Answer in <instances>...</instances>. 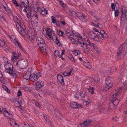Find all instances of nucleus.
<instances>
[{
    "label": "nucleus",
    "mask_w": 127,
    "mask_h": 127,
    "mask_svg": "<svg viewBox=\"0 0 127 127\" xmlns=\"http://www.w3.org/2000/svg\"><path fill=\"white\" fill-rule=\"evenodd\" d=\"M10 66V67L6 68L5 70L6 72L9 73L13 77H16L17 76V71L13 68L12 65L11 64L8 63L7 64L6 66Z\"/></svg>",
    "instance_id": "20e7f679"
},
{
    "label": "nucleus",
    "mask_w": 127,
    "mask_h": 127,
    "mask_svg": "<svg viewBox=\"0 0 127 127\" xmlns=\"http://www.w3.org/2000/svg\"><path fill=\"white\" fill-rule=\"evenodd\" d=\"M13 55L14 56L13 57H12L11 60L13 62L16 59H17L18 56H17V55L16 54L15 52H13Z\"/></svg>",
    "instance_id": "cd10ccee"
},
{
    "label": "nucleus",
    "mask_w": 127,
    "mask_h": 127,
    "mask_svg": "<svg viewBox=\"0 0 127 127\" xmlns=\"http://www.w3.org/2000/svg\"><path fill=\"white\" fill-rule=\"evenodd\" d=\"M61 23L64 25H65V22L64 21H61Z\"/></svg>",
    "instance_id": "774afa93"
},
{
    "label": "nucleus",
    "mask_w": 127,
    "mask_h": 127,
    "mask_svg": "<svg viewBox=\"0 0 127 127\" xmlns=\"http://www.w3.org/2000/svg\"><path fill=\"white\" fill-rule=\"evenodd\" d=\"M55 56L56 57L58 56L59 58H61L62 57L61 55H60V53L58 50H56L55 51L54 53Z\"/></svg>",
    "instance_id": "c85d7f7f"
},
{
    "label": "nucleus",
    "mask_w": 127,
    "mask_h": 127,
    "mask_svg": "<svg viewBox=\"0 0 127 127\" xmlns=\"http://www.w3.org/2000/svg\"><path fill=\"white\" fill-rule=\"evenodd\" d=\"M73 70H71L69 72H65L64 73V75L65 76H68L71 74H73V73H72Z\"/></svg>",
    "instance_id": "7c9ffc66"
},
{
    "label": "nucleus",
    "mask_w": 127,
    "mask_h": 127,
    "mask_svg": "<svg viewBox=\"0 0 127 127\" xmlns=\"http://www.w3.org/2000/svg\"><path fill=\"white\" fill-rule=\"evenodd\" d=\"M41 76L40 73L39 72H38L36 74L33 73L31 75L30 80L34 82L36 81Z\"/></svg>",
    "instance_id": "9b49d317"
},
{
    "label": "nucleus",
    "mask_w": 127,
    "mask_h": 127,
    "mask_svg": "<svg viewBox=\"0 0 127 127\" xmlns=\"http://www.w3.org/2000/svg\"><path fill=\"white\" fill-rule=\"evenodd\" d=\"M57 78L58 81L61 85H64V82L63 77L61 75L58 74L57 75Z\"/></svg>",
    "instance_id": "f3484780"
},
{
    "label": "nucleus",
    "mask_w": 127,
    "mask_h": 127,
    "mask_svg": "<svg viewBox=\"0 0 127 127\" xmlns=\"http://www.w3.org/2000/svg\"><path fill=\"white\" fill-rule=\"evenodd\" d=\"M20 1L23 3H26L27 2L28 0H20Z\"/></svg>",
    "instance_id": "864d4df0"
},
{
    "label": "nucleus",
    "mask_w": 127,
    "mask_h": 127,
    "mask_svg": "<svg viewBox=\"0 0 127 127\" xmlns=\"http://www.w3.org/2000/svg\"><path fill=\"white\" fill-rule=\"evenodd\" d=\"M45 9H44V10H42L41 12V14L42 15H44V14L45 13Z\"/></svg>",
    "instance_id": "6e6d98bb"
},
{
    "label": "nucleus",
    "mask_w": 127,
    "mask_h": 127,
    "mask_svg": "<svg viewBox=\"0 0 127 127\" xmlns=\"http://www.w3.org/2000/svg\"><path fill=\"white\" fill-rule=\"evenodd\" d=\"M55 42L57 44V45L59 46H61V44L60 43L59 40V39H58L57 37H56V39H55Z\"/></svg>",
    "instance_id": "f704fd0d"
},
{
    "label": "nucleus",
    "mask_w": 127,
    "mask_h": 127,
    "mask_svg": "<svg viewBox=\"0 0 127 127\" xmlns=\"http://www.w3.org/2000/svg\"><path fill=\"white\" fill-rule=\"evenodd\" d=\"M90 50V49L88 48V46L85 48L84 50H83L84 52L86 53H88Z\"/></svg>",
    "instance_id": "8fccbe9b"
},
{
    "label": "nucleus",
    "mask_w": 127,
    "mask_h": 127,
    "mask_svg": "<svg viewBox=\"0 0 127 127\" xmlns=\"http://www.w3.org/2000/svg\"><path fill=\"white\" fill-rule=\"evenodd\" d=\"M30 31H28L27 32V34L26 36H27V37H28L29 38V39L30 40H32L33 39L34 37V35H32V34H31V33H30Z\"/></svg>",
    "instance_id": "4be33fe9"
},
{
    "label": "nucleus",
    "mask_w": 127,
    "mask_h": 127,
    "mask_svg": "<svg viewBox=\"0 0 127 127\" xmlns=\"http://www.w3.org/2000/svg\"><path fill=\"white\" fill-rule=\"evenodd\" d=\"M14 43L16 46L19 47L21 48V46L20 45V43L19 42H18V41Z\"/></svg>",
    "instance_id": "a19ab883"
},
{
    "label": "nucleus",
    "mask_w": 127,
    "mask_h": 127,
    "mask_svg": "<svg viewBox=\"0 0 127 127\" xmlns=\"http://www.w3.org/2000/svg\"><path fill=\"white\" fill-rule=\"evenodd\" d=\"M94 80L95 82H98L99 81L100 79L98 77L96 76L94 78Z\"/></svg>",
    "instance_id": "c03bdc74"
},
{
    "label": "nucleus",
    "mask_w": 127,
    "mask_h": 127,
    "mask_svg": "<svg viewBox=\"0 0 127 127\" xmlns=\"http://www.w3.org/2000/svg\"><path fill=\"white\" fill-rule=\"evenodd\" d=\"M24 5L26 8L28 7L29 6V2L28 1L26 3H24Z\"/></svg>",
    "instance_id": "de8ad7c7"
},
{
    "label": "nucleus",
    "mask_w": 127,
    "mask_h": 127,
    "mask_svg": "<svg viewBox=\"0 0 127 127\" xmlns=\"http://www.w3.org/2000/svg\"><path fill=\"white\" fill-rule=\"evenodd\" d=\"M92 122V120H87L85 121L81 125L82 127H87L90 125Z\"/></svg>",
    "instance_id": "ddd939ff"
},
{
    "label": "nucleus",
    "mask_w": 127,
    "mask_h": 127,
    "mask_svg": "<svg viewBox=\"0 0 127 127\" xmlns=\"http://www.w3.org/2000/svg\"><path fill=\"white\" fill-rule=\"evenodd\" d=\"M64 52H65V51L64 50H63L62 51V53L61 55L62 56L64 54Z\"/></svg>",
    "instance_id": "0e129e2a"
},
{
    "label": "nucleus",
    "mask_w": 127,
    "mask_h": 127,
    "mask_svg": "<svg viewBox=\"0 0 127 127\" xmlns=\"http://www.w3.org/2000/svg\"><path fill=\"white\" fill-rule=\"evenodd\" d=\"M36 105L39 108H40V105L39 103L37 102H35Z\"/></svg>",
    "instance_id": "5fc2aeb1"
},
{
    "label": "nucleus",
    "mask_w": 127,
    "mask_h": 127,
    "mask_svg": "<svg viewBox=\"0 0 127 127\" xmlns=\"http://www.w3.org/2000/svg\"><path fill=\"white\" fill-rule=\"evenodd\" d=\"M13 102L15 106L18 107H19V105H20V106H21L20 103L19 102L17 99H14Z\"/></svg>",
    "instance_id": "5701e85b"
},
{
    "label": "nucleus",
    "mask_w": 127,
    "mask_h": 127,
    "mask_svg": "<svg viewBox=\"0 0 127 127\" xmlns=\"http://www.w3.org/2000/svg\"><path fill=\"white\" fill-rule=\"evenodd\" d=\"M15 38V37L13 36H10V38L12 41V39H13Z\"/></svg>",
    "instance_id": "e2e57ef3"
},
{
    "label": "nucleus",
    "mask_w": 127,
    "mask_h": 127,
    "mask_svg": "<svg viewBox=\"0 0 127 127\" xmlns=\"http://www.w3.org/2000/svg\"><path fill=\"white\" fill-rule=\"evenodd\" d=\"M69 32L70 31L68 30H67L66 31L65 34L67 35H68V34Z\"/></svg>",
    "instance_id": "13d9d810"
},
{
    "label": "nucleus",
    "mask_w": 127,
    "mask_h": 127,
    "mask_svg": "<svg viewBox=\"0 0 127 127\" xmlns=\"http://www.w3.org/2000/svg\"><path fill=\"white\" fill-rule=\"evenodd\" d=\"M52 20V23H55L56 22V21L55 18L53 16L51 17Z\"/></svg>",
    "instance_id": "49530a36"
},
{
    "label": "nucleus",
    "mask_w": 127,
    "mask_h": 127,
    "mask_svg": "<svg viewBox=\"0 0 127 127\" xmlns=\"http://www.w3.org/2000/svg\"><path fill=\"white\" fill-rule=\"evenodd\" d=\"M57 32L58 34L60 35H62L64 33V32L62 31H61L60 30H58L57 31Z\"/></svg>",
    "instance_id": "4c0bfd02"
},
{
    "label": "nucleus",
    "mask_w": 127,
    "mask_h": 127,
    "mask_svg": "<svg viewBox=\"0 0 127 127\" xmlns=\"http://www.w3.org/2000/svg\"><path fill=\"white\" fill-rule=\"evenodd\" d=\"M119 11L118 10H116L115 12V17H117L118 15Z\"/></svg>",
    "instance_id": "37998d69"
},
{
    "label": "nucleus",
    "mask_w": 127,
    "mask_h": 127,
    "mask_svg": "<svg viewBox=\"0 0 127 127\" xmlns=\"http://www.w3.org/2000/svg\"><path fill=\"white\" fill-rule=\"evenodd\" d=\"M88 91L89 92H90L92 94H93L94 93V91L90 89H89Z\"/></svg>",
    "instance_id": "bf43d9fd"
},
{
    "label": "nucleus",
    "mask_w": 127,
    "mask_h": 127,
    "mask_svg": "<svg viewBox=\"0 0 127 127\" xmlns=\"http://www.w3.org/2000/svg\"><path fill=\"white\" fill-rule=\"evenodd\" d=\"M31 76V73L29 72H28L25 74L24 76V78L27 80L29 79H30Z\"/></svg>",
    "instance_id": "412c9836"
},
{
    "label": "nucleus",
    "mask_w": 127,
    "mask_h": 127,
    "mask_svg": "<svg viewBox=\"0 0 127 127\" xmlns=\"http://www.w3.org/2000/svg\"><path fill=\"white\" fill-rule=\"evenodd\" d=\"M80 46H81L83 50H84L85 48L88 46L86 44L84 43L81 44V45H80Z\"/></svg>",
    "instance_id": "c756f323"
},
{
    "label": "nucleus",
    "mask_w": 127,
    "mask_h": 127,
    "mask_svg": "<svg viewBox=\"0 0 127 127\" xmlns=\"http://www.w3.org/2000/svg\"><path fill=\"white\" fill-rule=\"evenodd\" d=\"M106 85L104 90V91H105L111 88L113 86L112 81L109 77H108L106 79Z\"/></svg>",
    "instance_id": "6e6552de"
},
{
    "label": "nucleus",
    "mask_w": 127,
    "mask_h": 127,
    "mask_svg": "<svg viewBox=\"0 0 127 127\" xmlns=\"http://www.w3.org/2000/svg\"><path fill=\"white\" fill-rule=\"evenodd\" d=\"M35 17L36 18L35 19V20H36L37 21H38V15L37 14H36L35 16H33V17Z\"/></svg>",
    "instance_id": "052dcab7"
},
{
    "label": "nucleus",
    "mask_w": 127,
    "mask_h": 127,
    "mask_svg": "<svg viewBox=\"0 0 127 127\" xmlns=\"http://www.w3.org/2000/svg\"><path fill=\"white\" fill-rule=\"evenodd\" d=\"M71 107L73 108H77L80 107L81 106L80 104L78 105L77 103L73 102L70 104Z\"/></svg>",
    "instance_id": "a211bd4d"
},
{
    "label": "nucleus",
    "mask_w": 127,
    "mask_h": 127,
    "mask_svg": "<svg viewBox=\"0 0 127 127\" xmlns=\"http://www.w3.org/2000/svg\"><path fill=\"white\" fill-rule=\"evenodd\" d=\"M5 45V43L4 41L0 39V46L3 47Z\"/></svg>",
    "instance_id": "e433bc0d"
},
{
    "label": "nucleus",
    "mask_w": 127,
    "mask_h": 127,
    "mask_svg": "<svg viewBox=\"0 0 127 127\" xmlns=\"http://www.w3.org/2000/svg\"><path fill=\"white\" fill-rule=\"evenodd\" d=\"M84 62L85 63H84V65L85 66L89 69H91V65L89 62Z\"/></svg>",
    "instance_id": "b1692460"
},
{
    "label": "nucleus",
    "mask_w": 127,
    "mask_h": 127,
    "mask_svg": "<svg viewBox=\"0 0 127 127\" xmlns=\"http://www.w3.org/2000/svg\"><path fill=\"white\" fill-rule=\"evenodd\" d=\"M85 41H86V44L89 45L91 47H93L97 53H99L100 52L97 46L94 43L91 42L88 38H87Z\"/></svg>",
    "instance_id": "1a4fd4ad"
},
{
    "label": "nucleus",
    "mask_w": 127,
    "mask_h": 127,
    "mask_svg": "<svg viewBox=\"0 0 127 127\" xmlns=\"http://www.w3.org/2000/svg\"><path fill=\"white\" fill-rule=\"evenodd\" d=\"M72 43L74 44H76L77 45V42L75 41L74 39H73L71 41Z\"/></svg>",
    "instance_id": "3c124183"
},
{
    "label": "nucleus",
    "mask_w": 127,
    "mask_h": 127,
    "mask_svg": "<svg viewBox=\"0 0 127 127\" xmlns=\"http://www.w3.org/2000/svg\"><path fill=\"white\" fill-rule=\"evenodd\" d=\"M3 4H1V5L2 6V7L6 11H7L8 13H9L10 12V11L7 7V6L6 5V3L5 1H3Z\"/></svg>",
    "instance_id": "6ab92c4d"
},
{
    "label": "nucleus",
    "mask_w": 127,
    "mask_h": 127,
    "mask_svg": "<svg viewBox=\"0 0 127 127\" xmlns=\"http://www.w3.org/2000/svg\"><path fill=\"white\" fill-rule=\"evenodd\" d=\"M91 24L92 25L95 26L99 27V26H100V25L97 22L95 21L94 22H92Z\"/></svg>",
    "instance_id": "72a5a7b5"
},
{
    "label": "nucleus",
    "mask_w": 127,
    "mask_h": 127,
    "mask_svg": "<svg viewBox=\"0 0 127 127\" xmlns=\"http://www.w3.org/2000/svg\"><path fill=\"white\" fill-rule=\"evenodd\" d=\"M121 15V20L122 21H124L127 20V10H125L124 6L122 7Z\"/></svg>",
    "instance_id": "0eeeda50"
},
{
    "label": "nucleus",
    "mask_w": 127,
    "mask_h": 127,
    "mask_svg": "<svg viewBox=\"0 0 127 127\" xmlns=\"http://www.w3.org/2000/svg\"><path fill=\"white\" fill-rule=\"evenodd\" d=\"M12 2L14 3L15 4L16 3H17V2L16 0H12Z\"/></svg>",
    "instance_id": "338daca9"
},
{
    "label": "nucleus",
    "mask_w": 127,
    "mask_h": 127,
    "mask_svg": "<svg viewBox=\"0 0 127 127\" xmlns=\"http://www.w3.org/2000/svg\"><path fill=\"white\" fill-rule=\"evenodd\" d=\"M4 114L5 116L10 117H11L12 116V114L9 113L7 111L4 112Z\"/></svg>",
    "instance_id": "2f4dec72"
},
{
    "label": "nucleus",
    "mask_w": 127,
    "mask_h": 127,
    "mask_svg": "<svg viewBox=\"0 0 127 127\" xmlns=\"http://www.w3.org/2000/svg\"><path fill=\"white\" fill-rule=\"evenodd\" d=\"M22 94L21 92L19 91L18 92V93L17 95L18 96H20Z\"/></svg>",
    "instance_id": "4d7b16f0"
},
{
    "label": "nucleus",
    "mask_w": 127,
    "mask_h": 127,
    "mask_svg": "<svg viewBox=\"0 0 127 127\" xmlns=\"http://www.w3.org/2000/svg\"><path fill=\"white\" fill-rule=\"evenodd\" d=\"M86 93L85 91H83L80 94V95L81 97V98L83 100V99L86 96Z\"/></svg>",
    "instance_id": "a878e982"
},
{
    "label": "nucleus",
    "mask_w": 127,
    "mask_h": 127,
    "mask_svg": "<svg viewBox=\"0 0 127 127\" xmlns=\"http://www.w3.org/2000/svg\"><path fill=\"white\" fill-rule=\"evenodd\" d=\"M73 53L75 56H77L80 54V52L76 50L74 51Z\"/></svg>",
    "instance_id": "79ce46f5"
},
{
    "label": "nucleus",
    "mask_w": 127,
    "mask_h": 127,
    "mask_svg": "<svg viewBox=\"0 0 127 127\" xmlns=\"http://www.w3.org/2000/svg\"><path fill=\"white\" fill-rule=\"evenodd\" d=\"M116 6V4H114V3H112L111 7L112 11H114L115 10Z\"/></svg>",
    "instance_id": "c9c22d12"
},
{
    "label": "nucleus",
    "mask_w": 127,
    "mask_h": 127,
    "mask_svg": "<svg viewBox=\"0 0 127 127\" xmlns=\"http://www.w3.org/2000/svg\"><path fill=\"white\" fill-rule=\"evenodd\" d=\"M127 44L124 43L120 46L117 52V57L118 58L120 59L123 58L126 54L125 52H124V49L125 47H127Z\"/></svg>",
    "instance_id": "7ed1b4c3"
},
{
    "label": "nucleus",
    "mask_w": 127,
    "mask_h": 127,
    "mask_svg": "<svg viewBox=\"0 0 127 127\" xmlns=\"http://www.w3.org/2000/svg\"><path fill=\"white\" fill-rule=\"evenodd\" d=\"M89 37L97 41H99V38L92 31H91L89 33Z\"/></svg>",
    "instance_id": "f8f14e48"
},
{
    "label": "nucleus",
    "mask_w": 127,
    "mask_h": 127,
    "mask_svg": "<svg viewBox=\"0 0 127 127\" xmlns=\"http://www.w3.org/2000/svg\"><path fill=\"white\" fill-rule=\"evenodd\" d=\"M97 34L98 37H99L102 39H104L107 37V34L103 30H101L98 31Z\"/></svg>",
    "instance_id": "9d476101"
},
{
    "label": "nucleus",
    "mask_w": 127,
    "mask_h": 127,
    "mask_svg": "<svg viewBox=\"0 0 127 127\" xmlns=\"http://www.w3.org/2000/svg\"><path fill=\"white\" fill-rule=\"evenodd\" d=\"M81 37H80V39H78V43H79L80 45L84 43L83 41L81 40Z\"/></svg>",
    "instance_id": "ea45409f"
},
{
    "label": "nucleus",
    "mask_w": 127,
    "mask_h": 127,
    "mask_svg": "<svg viewBox=\"0 0 127 127\" xmlns=\"http://www.w3.org/2000/svg\"><path fill=\"white\" fill-rule=\"evenodd\" d=\"M23 124L25 125L23 127H30V125L27 123H24Z\"/></svg>",
    "instance_id": "603ef678"
},
{
    "label": "nucleus",
    "mask_w": 127,
    "mask_h": 127,
    "mask_svg": "<svg viewBox=\"0 0 127 127\" xmlns=\"http://www.w3.org/2000/svg\"><path fill=\"white\" fill-rule=\"evenodd\" d=\"M115 106H116L114 105L113 103L111 102L109 104V108L110 109L113 110L115 109Z\"/></svg>",
    "instance_id": "bb28decb"
},
{
    "label": "nucleus",
    "mask_w": 127,
    "mask_h": 127,
    "mask_svg": "<svg viewBox=\"0 0 127 127\" xmlns=\"http://www.w3.org/2000/svg\"><path fill=\"white\" fill-rule=\"evenodd\" d=\"M13 19L14 21L16 23V25L19 24L20 25H21V22H23L22 21L21 18L19 17L15 16H13Z\"/></svg>",
    "instance_id": "2eb2a0df"
},
{
    "label": "nucleus",
    "mask_w": 127,
    "mask_h": 127,
    "mask_svg": "<svg viewBox=\"0 0 127 127\" xmlns=\"http://www.w3.org/2000/svg\"><path fill=\"white\" fill-rule=\"evenodd\" d=\"M93 30L95 32H98L99 31L97 29L95 28H93Z\"/></svg>",
    "instance_id": "69168bd1"
},
{
    "label": "nucleus",
    "mask_w": 127,
    "mask_h": 127,
    "mask_svg": "<svg viewBox=\"0 0 127 127\" xmlns=\"http://www.w3.org/2000/svg\"><path fill=\"white\" fill-rule=\"evenodd\" d=\"M9 121L10 123V124L12 126H14V124L15 123V121L13 119H10L9 120Z\"/></svg>",
    "instance_id": "473e14b6"
},
{
    "label": "nucleus",
    "mask_w": 127,
    "mask_h": 127,
    "mask_svg": "<svg viewBox=\"0 0 127 127\" xmlns=\"http://www.w3.org/2000/svg\"><path fill=\"white\" fill-rule=\"evenodd\" d=\"M28 62L26 60L22 59L18 61L16 65L21 69H24L28 66Z\"/></svg>",
    "instance_id": "423d86ee"
},
{
    "label": "nucleus",
    "mask_w": 127,
    "mask_h": 127,
    "mask_svg": "<svg viewBox=\"0 0 127 127\" xmlns=\"http://www.w3.org/2000/svg\"><path fill=\"white\" fill-rule=\"evenodd\" d=\"M32 12L31 10L29 8H28L27 9V16L28 18L30 19L31 18L32 19V17L31 18V14Z\"/></svg>",
    "instance_id": "aec40b11"
},
{
    "label": "nucleus",
    "mask_w": 127,
    "mask_h": 127,
    "mask_svg": "<svg viewBox=\"0 0 127 127\" xmlns=\"http://www.w3.org/2000/svg\"><path fill=\"white\" fill-rule=\"evenodd\" d=\"M36 42L38 46L43 52L46 51V44L44 40L41 37L38 36L36 38Z\"/></svg>",
    "instance_id": "f03ea898"
},
{
    "label": "nucleus",
    "mask_w": 127,
    "mask_h": 127,
    "mask_svg": "<svg viewBox=\"0 0 127 127\" xmlns=\"http://www.w3.org/2000/svg\"><path fill=\"white\" fill-rule=\"evenodd\" d=\"M122 90V88L120 87L118 88L116 90L113 92L114 94H112V96L110 98L111 102L116 106L119 102V100L117 99L120 94V93Z\"/></svg>",
    "instance_id": "f257e3e1"
},
{
    "label": "nucleus",
    "mask_w": 127,
    "mask_h": 127,
    "mask_svg": "<svg viewBox=\"0 0 127 127\" xmlns=\"http://www.w3.org/2000/svg\"><path fill=\"white\" fill-rule=\"evenodd\" d=\"M75 15L77 17L82 20H84L85 18V16L82 12H77L76 13Z\"/></svg>",
    "instance_id": "4468645a"
},
{
    "label": "nucleus",
    "mask_w": 127,
    "mask_h": 127,
    "mask_svg": "<svg viewBox=\"0 0 127 127\" xmlns=\"http://www.w3.org/2000/svg\"><path fill=\"white\" fill-rule=\"evenodd\" d=\"M44 85L43 82L40 81L39 82H37L36 83L35 88L36 90H39L42 87L44 86Z\"/></svg>",
    "instance_id": "dca6fc26"
},
{
    "label": "nucleus",
    "mask_w": 127,
    "mask_h": 127,
    "mask_svg": "<svg viewBox=\"0 0 127 127\" xmlns=\"http://www.w3.org/2000/svg\"><path fill=\"white\" fill-rule=\"evenodd\" d=\"M3 89L5 91H7L8 93H9L10 92V90H9L7 87L5 85L3 86Z\"/></svg>",
    "instance_id": "58836bf2"
},
{
    "label": "nucleus",
    "mask_w": 127,
    "mask_h": 127,
    "mask_svg": "<svg viewBox=\"0 0 127 127\" xmlns=\"http://www.w3.org/2000/svg\"><path fill=\"white\" fill-rule=\"evenodd\" d=\"M3 62L4 63H6L8 62V59L7 58L5 57H4L3 58Z\"/></svg>",
    "instance_id": "a18cd8bd"
},
{
    "label": "nucleus",
    "mask_w": 127,
    "mask_h": 127,
    "mask_svg": "<svg viewBox=\"0 0 127 127\" xmlns=\"http://www.w3.org/2000/svg\"><path fill=\"white\" fill-rule=\"evenodd\" d=\"M48 32H47L46 34L45 35L46 37L48 39H51L52 38V37L51 34L49 31H48Z\"/></svg>",
    "instance_id": "393cba45"
},
{
    "label": "nucleus",
    "mask_w": 127,
    "mask_h": 127,
    "mask_svg": "<svg viewBox=\"0 0 127 127\" xmlns=\"http://www.w3.org/2000/svg\"><path fill=\"white\" fill-rule=\"evenodd\" d=\"M21 25L19 24L16 25L17 30L18 32L23 36H26L27 35V33H26L25 28L23 22H21Z\"/></svg>",
    "instance_id": "39448f33"
},
{
    "label": "nucleus",
    "mask_w": 127,
    "mask_h": 127,
    "mask_svg": "<svg viewBox=\"0 0 127 127\" xmlns=\"http://www.w3.org/2000/svg\"><path fill=\"white\" fill-rule=\"evenodd\" d=\"M17 41V39L15 37L13 39H12V41L14 43L16 42Z\"/></svg>",
    "instance_id": "680f3d73"
},
{
    "label": "nucleus",
    "mask_w": 127,
    "mask_h": 127,
    "mask_svg": "<svg viewBox=\"0 0 127 127\" xmlns=\"http://www.w3.org/2000/svg\"><path fill=\"white\" fill-rule=\"evenodd\" d=\"M69 12L73 15L76 14V12L73 11L72 10H69Z\"/></svg>",
    "instance_id": "09e8293b"
}]
</instances>
